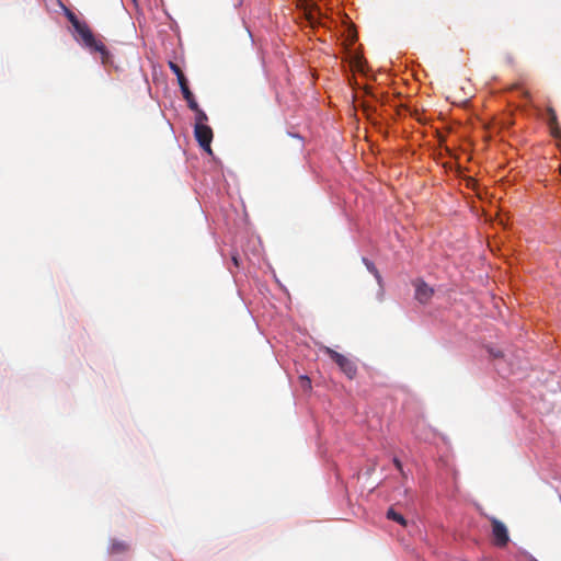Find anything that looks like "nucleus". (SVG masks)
I'll return each mask as SVG.
<instances>
[{"label": "nucleus", "mask_w": 561, "mask_h": 561, "mask_svg": "<svg viewBox=\"0 0 561 561\" xmlns=\"http://www.w3.org/2000/svg\"><path fill=\"white\" fill-rule=\"evenodd\" d=\"M65 15L79 35L82 45L91 53H99L102 64L106 65L110 61L111 56L104 43L101 39L95 38L89 25L81 22L71 10L65 9Z\"/></svg>", "instance_id": "1"}, {"label": "nucleus", "mask_w": 561, "mask_h": 561, "mask_svg": "<svg viewBox=\"0 0 561 561\" xmlns=\"http://www.w3.org/2000/svg\"><path fill=\"white\" fill-rule=\"evenodd\" d=\"M324 353L340 367L348 379H354L357 375L356 364L348 357L325 346Z\"/></svg>", "instance_id": "2"}, {"label": "nucleus", "mask_w": 561, "mask_h": 561, "mask_svg": "<svg viewBox=\"0 0 561 561\" xmlns=\"http://www.w3.org/2000/svg\"><path fill=\"white\" fill-rule=\"evenodd\" d=\"M492 525V536L493 542L496 547L503 548L510 541L508 530L504 523L499 520L497 518L491 516L489 517Z\"/></svg>", "instance_id": "3"}, {"label": "nucleus", "mask_w": 561, "mask_h": 561, "mask_svg": "<svg viewBox=\"0 0 561 561\" xmlns=\"http://www.w3.org/2000/svg\"><path fill=\"white\" fill-rule=\"evenodd\" d=\"M194 135L199 146L208 153H211L210 144L213 140V129L206 124H195Z\"/></svg>", "instance_id": "4"}, {"label": "nucleus", "mask_w": 561, "mask_h": 561, "mask_svg": "<svg viewBox=\"0 0 561 561\" xmlns=\"http://www.w3.org/2000/svg\"><path fill=\"white\" fill-rule=\"evenodd\" d=\"M414 287L415 299L421 304H427L434 295V289L430 287L424 280H415Z\"/></svg>", "instance_id": "5"}, {"label": "nucleus", "mask_w": 561, "mask_h": 561, "mask_svg": "<svg viewBox=\"0 0 561 561\" xmlns=\"http://www.w3.org/2000/svg\"><path fill=\"white\" fill-rule=\"evenodd\" d=\"M547 113H548V124L550 126L551 133L554 137H559L560 128H559V124H558L557 113L552 107H548Z\"/></svg>", "instance_id": "6"}, {"label": "nucleus", "mask_w": 561, "mask_h": 561, "mask_svg": "<svg viewBox=\"0 0 561 561\" xmlns=\"http://www.w3.org/2000/svg\"><path fill=\"white\" fill-rule=\"evenodd\" d=\"M129 549V545L123 540L112 539L108 547L111 554L124 553Z\"/></svg>", "instance_id": "7"}, {"label": "nucleus", "mask_w": 561, "mask_h": 561, "mask_svg": "<svg viewBox=\"0 0 561 561\" xmlns=\"http://www.w3.org/2000/svg\"><path fill=\"white\" fill-rule=\"evenodd\" d=\"M181 92L183 94L184 100L187 102V106L191 110H197L198 103L196 102L192 91L188 88V84L181 87Z\"/></svg>", "instance_id": "8"}, {"label": "nucleus", "mask_w": 561, "mask_h": 561, "mask_svg": "<svg viewBox=\"0 0 561 561\" xmlns=\"http://www.w3.org/2000/svg\"><path fill=\"white\" fill-rule=\"evenodd\" d=\"M169 68L176 76L180 88L188 84L187 79L185 78L182 69L180 68V66L178 64H175L173 61H169Z\"/></svg>", "instance_id": "9"}, {"label": "nucleus", "mask_w": 561, "mask_h": 561, "mask_svg": "<svg viewBox=\"0 0 561 561\" xmlns=\"http://www.w3.org/2000/svg\"><path fill=\"white\" fill-rule=\"evenodd\" d=\"M363 263L365 264L367 270L375 276L378 285L381 286L382 277H381L379 271L377 270V267L375 266V264L366 257H363Z\"/></svg>", "instance_id": "10"}, {"label": "nucleus", "mask_w": 561, "mask_h": 561, "mask_svg": "<svg viewBox=\"0 0 561 561\" xmlns=\"http://www.w3.org/2000/svg\"><path fill=\"white\" fill-rule=\"evenodd\" d=\"M387 518L397 522L398 524L402 526H407L408 522L407 519L398 512H396L393 508H389L387 512Z\"/></svg>", "instance_id": "11"}, {"label": "nucleus", "mask_w": 561, "mask_h": 561, "mask_svg": "<svg viewBox=\"0 0 561 561\" xmlns=\"http://www.w3.org/2000/svg\"><path fill=\"white\" fill-rule=\"evenodd\" d=\"M195 112V115H196V123L195 124H205V122L208 119L206 113L199 108V106H197V110H193Z\"/></svg>", "instance_id": "12"}, {"label": "nucleus", "mask_w": 561, "mask_h": 561, "mask_svg": "<svg viewBox=\"0 0 561 561\" xmlns=\"http://www.w3.org/2000/svg\"><path fill=\"white\" fill-rule=\"evenodd\" d=\"M301 388L304 390H310L311 389V380L308 376H300L299 377Z\"/></svg>", "instance_id": "13"}, {"label": "nucleus", "mask_w": 561, "mask_h": 561, "mask_svg": "<svg viewBox=\"0 0 561 561\" xmlns=\"http://www.w3.org/2000/svg\"><path fill=\"white\" fill-rule=\"evenodd\" d=\"M393 465L403 474L402 463L398 458H393Z\"/></svg>", "instance_id": "14"}, {"label": "nucleus", "mask_w": 561, "mask_h": 561, "mask_svg": "<svg viewBox=\"0 0 561 561\" xmlns=\"http://www.w3.org/2000/svg\"><path fill=\"white\" fill-rule=\"evenodd\" d=\"M490 354L493 356V357H501L503 354L502 352H493V351H490Z\"/></svg>", "instance_id": "15"}, {"label": "nucleus", "mask_w": 561, "mask_h": 561, "mask_svg": "<svg viewBox=\"0 0 561 561\" xmlns=\"http://www.w3.org/2000/svg\"><path fill=\"white\" fill-rule=\"evenodd\" d=\"M523 96L526 98L527 100H529L530 93L528 91H523Z\"/></svg>", "instance_id": "16"}, {"label": "nucleus", "mask_w": 561, "mask_h": 561, "mask_svg": "<svg viewBox=\"0 0 561 561\" xmlns=\"http://www.w3.org/2000/svg\"><path fill=\"white\" fill-rule=\"evenodd\" d=\"M355 39H356V35H355V34H352V35H351V41H352V42H355Z\"/></svg>", "instance_id": "17"}, {"label": "nucleus", "mask_w": 561, "mask_h": 561, "mask_svg": "<svg viewBox=\"0 0 561 561\" xmlns=\"http://www.w3.org/2000/svg\"><path fill=\"white\" fill-rule=\"evenodd\" d=\"M233 262H234L236 265H238V261H237L236 257H233Z\"/></svg>", "instance_id": "18"}]
</instances>
